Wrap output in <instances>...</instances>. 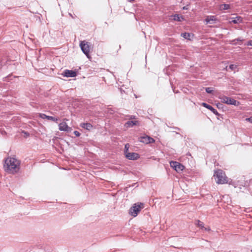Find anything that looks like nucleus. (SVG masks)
<instances>
[{
    "label": "nucleus",
    "instance_id": "f8f14e48",
    "mask_svg": "<svg viewBox=\"0 0 252 252\" xmlns=\"http://www.w3.org/2000/svg\"><path fill=\"white\" fill-rule=\"evenodd\" d=\"M59 129L61 131H69L71 128L69 127L65 122L61 123L59 125Z\"/></svg>",
    "mask_w": 252,
    "mask_h": 252
},
{
    "label": "nucleus",
    "instance_id": "20e7f679",
    "mask_svg": "<svg viewBox=\"0 0 252 252\" xmlns=\"http://www.w3.org/2000/svg\"><path fill=\"white\" fill-rule=\"evenodd\" d=\"M219 98L221 100V102L227 104L238 106L240 104L239 101L224 95H219Z\"/></svg>",
    "mask_w": 252,
    "mask_h": 252
},
{
    "label": "nucleus",
    "instance_id": "4be33fe9",
    "mask_svg": "<svg viewBox=\"0 0 252 252\" xmlns=\"http://www.w3.org/2000/svg\"><path fill=\"white\" fill-rule=\"evenodd\" d=\"M205 91L208 94H211L213 92V90L210 87L206 88Z\"/></svg>",
    "mask_w": 252,
    "mask_h": 252
},
{
    "label": "nucleus",
    "instance_id": "ddd939ff",
    "mask_svg": "<svg viewBox=\"0 0 252 252\" xmlns=\"http://www.w3.org/2000/svg\"><path fill=\"white\" fill-rule=\"evenodd\" d=\"M202 105L204 107L207 108L208 109L210 110L215 115L218 116L220 115V114L218 112L216 109L214 108L212 106L207 104L206 103H202Z\"/></svg>",
    "mask_w": 252,
    "mask_h": 252
},
{
    "label": "nucleus",
    "instance_id": "4468645a",
    "mask_svg": "<svg viewBox=\"0 0 252 252\" xmlns=\"http://www.w3.org/2000/svg\"><path fill=\"white\" fill-rule=\"evenodd\" d=\"M139 124L138 121H128L125 124V126L127 127H131L134 126H139Z\"/></svg>",
    "mask_w": 252,
    "mask_h": 252
},
{
    "label": "nucleus",
    "instance_id": "f257e3e1",
    "mask_svg": "<svg viewBox=\"0 0 252 252\" xmlns=\"http://www.w3.org/2000/svg\"><path fill=\"white\" fill-rule=\"evenodd\" d=\"M20 165L19 160L14 158H9L5 159L4 167L7 173L14 174L19 171Z\"/></svg>",
    "mask_w": 252,
    "mask_h": 252
},
{
    "label": "nucleus",
    "instance_id": "2eb2a0df",
    "mask_svg": "<svg viewBox=\"0 0 252 252\" xmlns=\"http://www.w3.org/2000/svg\"><path fill=\"white\" fill-rule=\"evenodd\" d=\"M80 126L87 130H90L93 128V126L90 123H82Z\"/></svg>",
    "mask_w": 252,
    "mask_h": 252
},
{
    "label": "nucleus",
    "instance_id": "f03ea898",
    "mask_svg": "<svg viewBox=\"0 0 252 252\" xmlns=\"http://www.w3.org/2000/svg\"><path fill=\"white\" fill-rule=\"evenodd\" d=\"M214 177L217 184H223L227 183V178L221 169L216 170L214 172Z\"/></svg>",
    "mask_w": 252,
    "mask_h": 252
},
{
    "label": "nucleus",
    "instance_id": "f3484780",
    "mask_svg": "<svg viewBox=\"0 0 252 252\" xmlns=\"http://www.w3.org/2000/svg\"><path fill=\"white\" fill-rule=\"evenodd\" d=\"M195 225L199 227L201 229H203V228H204V223L198 220H195Z\"/></svg>",
    "mask_w": 252,
    "mask_h": 252
},
{
    "label": "nucleus",
    "instance_id": "cd10ccee",
    "mask_svg": "<svg viewBox=\"0 0 252 252\" xmlns=\"http://www.w3.org/2000/svg\"><path fill=\"white\" fill-rule=\"evenodd\" d=\"M248 45L252 46V40H250L248 43Z\"/></svg>",
    "mask_w": 252,
    "mask_h": 252
},
{
    "label": "nucleus",
    "instance_id": "39448f33",
    "mask_svg": "<svg viewBox=\"0 0 252 252\" xmlns=\"http://www.w3.org/2000/svg\"><path fill=\"white\" fill-rule=\"evenodd\" d=\"M79 46L83 53L88 58L90 59L91 58L90 55V47L88 45V42L85 40L81 41L80 42Z\"/></svg>",
    "mask_w": 252,
    "mask_h": 252
},
{
    "label": "nucleus",
    "instance_id": "1a4fd4ad",
    "mask_svg": "<svg viewBox=\"0 0 252 252\" xmlns=\"http://www.w3.org/2000/svg\"><path fill=\"white\" fill-rule=\"evenodd\" d=\"M62 75L66 77H74L77 76V73L72 70L65 69Z\"/></svg>",
    "mask_w": 252,
    "mask_h": 252
},
{
    "label": "nucleus",
    "instance_id": "2f4dec72",
    "mask_svg": "<svg viewBox=\"0 0 252 252\" xmlns=\"http://www.w3.org/2000/svg\"><path fill=\"white\" fill-rule=\"evenodd\" d=\"M128 1H134V0H127Z\"/></svg>",
    "mask_w": 252,
    "mask_h": 252
},
{
    "label": "nucleus",
    "instance_id": "423d86ee",
    "mask_svg": "<svg viewBox=\"0 0 252 252\" xmlns=\"http://www.w3.org/2000/svg\"><path fill=\"white\" fill-rule=\"evenodd\" d=\"M170 165L171 167L179 173L182 171L185 168L184 165L176 161H171Z\"/></svg>",
    "mask_w": 252,
    "mask_h": 252
},
{
    "label": "nucleus",
    "instance_id": "9b49d317",
    "mask_svg": "<svg viewBox=\"0 0 252 252\" xmlns=\"http://www.w3.org/2000/svg\"><path fill=\"white\" fill-rule=\"evenodd\" d=\"M39 116L41 119H46L48 120L56 122H57V121L59 120L57 118L54 117L52 116H47L46 114H43V113L39 114Z\"/></svg>",
    "mask_w": 252,
    "mask_h": 252
},
{
    "label": "nucleus",
    "instance_id": "dca6fc26",
    "mask_svg": "<svg viewBox=\"0 0 252 252\" xmlns=\"http://www.w3.org/2000/svg\"><path fill=\"white\" fill-rule=\"evenodd\" d=\"M230 5L228 4H222L220 5L219 9L221 11L230 9Z\"/></svg>",
    "mask_w": 252,
    "mask_h": 252
},
{
    "label": "nucleus",
    "instance_id": "c85d7f7f",
    "mask_svg": "<svg viewBox=\"0 0 252 252\" xmlns=\"http://www.w3.org/2000/svg\"><path fill=\"white\" fill-rule=\"evenodd\" d=\"M135 119V116L131 115L130 116L129 119Z\"/></svg>",
    "mask_w": 252,
    "mask_h": 252
},
{
    "label": "nucleus",
    "instance_id": "9d476101",
    "mask_svg": "<svg viewBox=\"0 0 252 252\" xmlns=\"http://www.w3.org/2000/svg\"><path fill=\"white\" fill-rule=\"evenodd\" d=\"M218 20L216 17H207L205 20V22L206 24L210 25V26L211 27L212 25L216 24Z\"/></svg>",
    "mask_w": 252,
    "mask_h": 252
},
{
    "label": "nucleus",
    "instance_id": "393cba45",
    "mask_svg": "<svg viewBox=\"0 0 252 252\" xmlns=\"http://www.w3.org/2000/svg\"><path fill=\"white\" fill-rule=\"evenodd\" d=\"M74 134L76 137H79L80 135V133L78 131H74Z\"/></svg>",
    "mask_w": 252,
    "mask_h": 252
},
{
    "label": "nucleus",
    "instance_id": "0eeeda50",
    "mask_svg": "<svg viewBox=\"0 0 252 252\" xmlns=\"http://www.w3.org/2000/svg\"><path fill=\"white\" fill-rule=\"evenodd\" d=\"M139 141L147 144L150 143H153L155 142V140L153 138L146 135L140 137L139 138Z\"/></svg>",
    "mask_w": 252,
    "mask_h": 252
},
{
    "label": "nucleus",
    "instance_id": "a211bd4d",
    "mask_svg": "<svg viewBox=\"0 0 252 252\" xmlns=\"http://www.w3.org/2000/svg\"><path fill=\"white\" fill-rule=\"evenodd\" d=\"M191 36H192L193 34H191L188 32H184V33H181V36H182L183 37H184V38H185L186 39L190 40Z\"/></svg>",
    "mask_w": 252,
    "mask_h": 252
},
{
    "label": "nucleus",
    "instance_id": "473e14b6",
    "mask_svg": "<svg viewBox=\"0 0 252 252\" xmlns=\"http://www.w3.org/2000/svg\"><path fill=\"white\" fill-rule=\"evenodd\" d=\"M183 9H187V8L186 7V6H184V7H183Z\"/></svg>",
    "mask_w": 252,
    "mask_h": 252
},
{
    "label": "nucleus",
    "instance_id": "a878e982",
    "mask_svg": "<svg viewBox=\"0 0 252 252\" xmlns=\"http://www.w3.org/2000/svg\"><path fill=\"white\" fill-rule=\"evenodd\" d=\"M203 229H204L205 231H211V228L210 227H204V228H203Z\"/></svg>",
    "mask_w": 252,
    "mask_h": 252
},
{
    "label": "nucleus",
    "instance_id": "b1692460",
    "mask_svg": "<svg viewBox=\"0 0 252 252\" xmlns=\"http://www.w3.org/2000/svg\"><path fill=\"white\" fill-rule=\"evenodd\" d=\"M243 40L244 39L243 38H242L241 37H239V38H237L233 40L232 41V42H235V41H243Z\"/></svg>",
    "mask_w": 252,
    "mask_h": 252
},
{
    "label": "nucleus",
    "instance_id": "5701e85b",
    "mask_svg": "<svg viewBox=\"0 0 252 252\" xmlns=\"http://www.w3.org/2000/svg\"><path fill=\"white\" fill-rule=\"evenodd\" d=\"M237 67V65H235V64H230L229 66V68L231 70H234L235 68H236Z\"/></svg>",
    "mask_w": 252,
    "mask_h": 252
},
{
    "label": "nucleus",
    "instance_id": "6ab92c4d",
    "mask_svg": "<svg viewBox=\"0 0 252 252\" xmlns=\"http://www.w3.org/2000/svg\"><path fill=\"white\" fill-rule=\"evenodd\" d=\"M173 19H171V21L181 22L185 20L184 17H173Z\"/></svg>",
    "mask_w": 252,
    "mask_h": 252
},
{
    "label": "nucleus",
    "instance_id": "6e6552de",
    "mask_svg": "<svg viewBox=\"0 0 252 252\" xmlns=\"http://www.w3.org/2000/svg\"><path fill=\"white\" fill-rule=\"evenodd\" d=\"M125 155L126 157L129 160H136L140 158L138 154L134 152H128Z\"/></svg>",
    "mask_w": 252,
    "mask_h": 252
},
{
    "label": "nucleus",
    "instance_id": "7ed1b4c3",
    "mask_svg": "<svg viewBox=\"0 0 252 252\" xmlns=\"http://www.w3.org/2000/svg\"><path fill=\"white\" fill-rule=\"evenodd\" d=\"M144 208V204L142 203H137L134 204L131 207L129 211V214L135 217L138 215V213L141 211L142 209Z\"/></svg>",
    "mask_w": 252,
    "mask_h": 252
},
{
    "label": "nucleus",
    "instance_id": "bb28decb",
    "mask_svg": "<svg viewBox=\"0 0 252 252\" xmlns=\"http://www.w3.org/2000/svg\"><path fill=\"white\" fill-rule=\"evenodd\" d=\"M222 104H220V103H218L217 104V107L219 108V109H220L222 107Z\"/></svg>",
    "mask_w": 252,
    "mask_h": 252
},
{
    "label": "nucleus",
    "instance_id": "aec40b11",
    "mask_svg": "<svg viewBox=\"0 0 252 252\" xmlns=\"http://www.w3.org/2000/svg\"><path fill=\"white\" fill-rule=\"evenodd\" d=\"M242 21V17H235V19L232 21V22L234 24H237L239 22H241Z\"/></svg>",
    "mask_w": 252,
    "mask_h": 252
},
{
    "label": "nucleus",
    "instance_id": "7c9ffc66",
    "mask_svg": "<svg viewBox=\"0 0 252 252\" xmlns=\"http://www.w3.org/2000/svg\"><path fill=\"white\" fill-rule=\"evenodd\" d=\"M172 16H179V15L177 14H174V15H172Z\"/></svg>",
    "mask_w": 252,
    "mask_h": 252
},
{
    "label": "nucleus",
    "instance_id": "412c9836",
    "mask_svg": "<svg viewBox=\"0 0 252 252\" xmlns=\"http://www.w3.org/2000/svg\"><path fill=\"white\" fill-rule=\"evenodd\" d=\"M128 148H129V144H126L125 146V151H124L125 155L128 152Z\"/></svg>",
    "mask_w": 252,
    "mask_h": 252
},
{
    "label": "nucleus",
    "instance_id": "72a5a7b5",
    "mask_svg": "<svg viewBox=\"0 0 252 252\" xmlns=\"http://www.w3.org/2000/svg\"><path fill=\"white\" fill-rule=\"evenodd\" d=\"M135 19H136V20H137H137H138V19H137V18H136V17H135Z\"/></svg>",
    "mask_w": 252,
    "mask_h": 252
},
{
    "label": "nucleus",
    "instance_id": "c756f323",
    "mask_svg": "<svg viewBox=\"0 0 252 252\" xmlns=\"http://www.w3.org/2000/svg\"><path fill=\"white\" fill-rule=\"evenodd\" d=\"M249 122H250L251 123H252V117H250L248 119Z\"/></svg>",
    "mask_w": 252,
    "mask_h": 252
}]
</instances>
